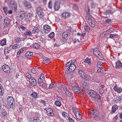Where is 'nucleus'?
Masks as SVG:
<instances>
[{"label": "nucleus", "instance_id": "obj_1", "mask_svg": "<svg viewBox=\"0 0 122 122\" xmlns=\"http://www.w3.org/2000/svg\"><path fill=\"white\" fill-rule=\"evenodd\" d=\"M7 104L8 105L10 106V107L13 109L15 108V102L13 98L12 97L9 96L7 99Z\"/></svg>", "mask_w": 122, "mask_h": 122}, {"label": "nucleus", "instance_id": "obj_2", "mask_svg": "<svg viewBox=\"0 0 122 122\" xmlns=\"http://www.w3.org/2000/svg\"><path fill=\"white\" fill-rule=\"evenodd\" d=\"M12 49L11 45L9 46H5L4 49V54L7 56H11L12 55V53H11Z\"/></svg>", "mask_w": 122, "mask_h": 122}, {"label": "nucleus", "instance_id": "obj_3", "mask_svg": "<svg viewBox=\"0 0 122 122\" xmlns=\"http://www.w3.org/2000/svg\"><path fill=\"white\" fill-rule=\"evenodd\" d=\"M88 114L90 115L93 118H95L99 115V112L98 111L92 109L89 110Z\"/></svg>", "mask_w": 122, "mask_h": 122}, {"label": "nucleus", "instance_id": "obj_4", "mask_svg": "<svg viewBox=\"0 0 122 122\" xmlns=\"http://www.w3.org/2000/svg\"><path fill=\"white\" fill-rule=\"evenodd\" d=\"M93 53L94 55L99 59L103 60V59L101 53L96 48L94 50Z\"/></svg>", "mask_w": 122, "mask_h": 122}, {"label": "nucleus", "instance_id": "obj_5", "mask_svg": "<svg viewBox=\"0 0 122 122\" xmlns=\"http://www.w3.org/2000/svg\"><path fill=\"white\" fill-rule=\"evenodd\" d=\"M72 89L74 92L76 93H80L82 91L81 87L77 86H73Z\"/></svg>", "mask_w": 122, "mask_h": 122}, {"label": "nucleus", "instance_id": "obj_6", "mask_svg": "<svg viewBox=\"0 0 122 122\" xmlns=\"http://www.w3.org/2000/svg\"><path fill=\"white\" fill-rule=\"evenodd\" d=\"M3 71L9 74L10 72V70L9 67L6 64L3 65L2 67Z\"/></svg>", "mask_w": 122, "mask_h": 122}, {"label": "nucleus", "instance_id": "obj_7", "mask_svg": "<svg viewBox=\"0 0 122 122\" xmlns=\"http://www.w3.org/2000/svg\"><path fill=\"white\" fill-rule=\"evenodd\" d=\"M47 115L49 116H54L53 110L51 108H48L46 110Z\"/></svg>", "mask_w": 122, "mask_h": 122}, {"label": "nucleus", "instance_id": "obj_8", "mask_svg": "<svg viewBox=\"0 0 122 122\" xmlns=\"http://www.w3.org/2000/svg\"><path fill=\"white\" fill-rule=\"evenodd\" d=\"M37 12L38 15L40 17H42L43 16L44 13L43 12L42 9L40 7H38L37 9Z\"/></svg>", "mask_w": 122, "mask_h": 122}, {"label": "nucleus", "instance_id": "obj_9", "mask_svg": "<svg viewBox=\"0 0 122 122\" xmlns=\"http://www.w3.org/2000/svg\"><path fill=\"white\" fill-rule=\"evenodd\" d=\"M40 118L38 117H32L29 119V122H39Z\"/></svg>", "mask_w": 122, "mask_h": 122}, {"label": "nucleus", "instance_id": "obj_10", "mask_svg": "<svg viewBox=\"0 0 122 122\" xmlns=\"http://www.w3.org/2000/svg\"><path fill=\"white\" fill-rule=\"evenodd\" d=\"M25 13L24 12H20L18 15L17 19L19 21L22 20L25 17Z\"/></svg>", "mask_w": 122, "mask_h": 122}, {"label": "nucleus", "instance_id": "obj_11", "mask_svg": "<svg viewBox=\"0 0 122 122\" xmlns=\"http://www.w3.org/2000/svg\"><path fill=\"white\" fill-rule=\"evenodd\" d=\"M24 6L27 9H30L32 7V6L31 4L26 1H25L23 3Z\"/></svg>", "mask_w": 122, "mask_h": 122}, {"label": "nucleus", "instance_id": "obj_12", "mask_svg": "<svg viewBox=\"0 0 122 122\" xmlns=\"http://www.w3.org/2000/svg\"><path fill=\"white\" fill-rule=\"evenodd\" d=\"M29 83L32 85L34 86H36L37 84V82L35 78L32 77L29 80Z\"/></svg>", "mask_w": 122, "mask_h": 122}, {"label": "nucleus", "instance_id": "obj_13", "mask_svg": "<svg viewBox=\"0 0 122 122\" xmlns=\"http://www.w3.org/2000/svg\"><path fill=\"white\" fill-rule=\"evenodd\" d=\"M92 66H93V67L91 69H90L87 70L88 73L89 74H94L95 72L96 69L95 67L92 65Z\"/></svg>", "mask_w": 122, "mask_h": 122}, {"label": "nucleus", "instance_id": "obj_14", "mask_svg": "<svg viewBox=\"0 0 122 122\" xmlns=\"http://www.w3.org/2000/svg\"><path fill=\"white\" fill-rule=\"evenodd\" d=\"M39 85L40 87L43 89H47L48 88L47 84L46 83L45 81L43 82L42 83L39 84Z\"/></svg>", "mask_w": 122, "mask_h": 122}, {"label": "nucleus", "instance_id": "obj_15", "mask_svg": "<svg viewBox=\"0 0 122 122\" xmlns=\"http://www.w3.org/2000/svg\"><path fill=\"white\" fill-rule=\"evenodd\" d=\"M88 94L92 97L95 98L96 96V92L92 90L89 91L88 92Z\"/></svg>", "mask_w": 122, "mask_h": 122}, {"label": "nucleus", "instance_id": "obj_16", "mask_svg": "<svg viewBox=\"0 0 122 122\" xmlns=\"http://www.w3.org/2000/svg\"><path fill=\"white\" fill-rule=\"evenodd\" d=\"M68 67L70 70L72 71H73L76 68V65L74 64H71Z\"/></svg>", "mask_w": 122, "mask_h": 122}, {"label": "nucleus", "instance_id": "obj_17", "mask_svg": "<svg viewBox=\"0 0 122 122\" xmlns=\"http://www.w3.org/2000/svg\"><path fill=\"white\" fill-rule=\"evenodd\" d=\"M4 22L5 24L7 27L9 26L10 22V20L8 18H6L4 19Z\"/></svg>", "mask_w": 122, "mask_h": 122}, {"label": "nucleus", "instance_id": "obj_18", "mask_svg": "<svg viewBox=\"0 0 122 122\" xmlns=\"http://www.w3.org/2000/svg\"><path fill=\"white\" fill-rule=\"evenodd\" d=\"M61 15L62 17H64L65 18H66L70 17V14L68 12H63L62 13Z\"/></svg>", "mask_w": 122, "mask_h": 122}, {"label": "nucleus", "instance_id": "obj_19", "mask_svg": "<svg viewBox=\"0 0 122 122\" xmlns=\"http://www.w3.org/2000/svg\"><path fill=\"white\" fill-rule=\"evenodd\" d=\"M92 16H91L89 13H87L86 16V20L87 22L92 20Z\"/></svg>", "mask_w": 122, "mask_h": 122}, {"label": "nucleus", "instance_id": "obj_20", "mask_svg": "<svg viewBox=\"0 0 122 122\" xmlns=\"http://www.w3.org/2000/svg\"><path fill=\"white\" fill-rule=\"evenodd\" d=\"M114 90L117 92L120 93L122 91V89L121 87H118L116 86H115L113 88Z\"/></svg>", "mask_w": 122, "mask_h": 122}, {"label": "nucleus", "instance_id": "obj_21", "mask_svg": "<svg viewBox=\"0 0 122 122\" xmlns=\"http://www.w3.org/2000/svg\"><path fill=\"white\" fill-rule=\"evenodd\" d=\"M12 49H16L19 48V47L21 45L20 44H16L13 45H10Z\"/></svg>", "mask_w": 122, "mask_h": 122}, {"label": "nucleus", "instance_id": "obj_22", "mask_svg": "<svg viewBox=\"0 0 122 122\" xmlns=\"http://www.w3.org/2000/svg\"><path fill=\"white\" fill-rule=\"evenodd\" d=\"M24 35L26 37H30L32 36L31 32L30 30H27L24 33Z\"/></svg>", "mask_w": 122, "mask_h": 122}, {"label": "nucleus", "instance_id": "obj_23", "mask_svg": "<svg viewBox=\"0 0 122 122\" xmlns=\"http://www.w3.org/2000/svg\"><path fill=\"white\" fill-rule=\"evenodd\" d=\"M82 78L86 80H89L90 79L91 77L89 75L85 73V74Z\"/></svg>", "mask_w": 122, "mask_h": 122}, {"label": "nucleus", "instance_id": "obj_24", "mask_svg": "<svg viewBox=\"0 0 122 122\" xmlns=\"http://www.w3.org/2000/svg\"><path fill=\"white\" fill-rule=\"evenodd\" d=\"M32 31L33 33L36 34L39 32V29L37 27H34Z\"/></svg>", "mask_w": 122, "mask_h": 122}, {"label": "nucleus", "instance_id": "obj_25", "mask_svg": "<svg viewBox=\"0 0 122 122\" xmlns=\"http://www.w3.org/2000/svg\"><path fill=\"white\" fill-rule=\"evenodd\" d=\"M54 8L56 10H58L60 8V4L57 2L55 3Z\"/></svg>", "mask_w": 122, "mask_h": 122}, {"label": "nucleus", "instance_id": "obj_26", "mask_svg": "<svg viewBox=\"0 0 122 122\" xmlns=\"http://www.w3.org/2000/svg\"><path fill=\"white\" fill-rule=\"evenodd\" d=\"M92 88L94 90L96 91L97 90L98 88V86L96 83L92 84L91 85Z\"/></svg>", "mask_w": 122, "mask_h": 122}, {"label": "nucleus", "instance_id": "obj_27", "mask_svg": "<svg viewBox=\"0 0 122 122\" xmlns=\"http://www.w3.org/2000/svg\"><path fill=\"white\" fill-rule=\"evenodd\" d=\"M6 39L5 38H4L0 41V44L1 46H4L6 45Z\"/></svg>", "mask_w": 122, "mask_h": 122}, {"label": "nucleus", "instance_id": "obj_28", "mask_svg": "<svg viewBox=\"0 0 122 122\" xmlns=\"http://www.w3.org/2000/svg\"><path fill=\"white\" fill-rule=\"evenodd\" d=\"M122 66V64L119 61H117L116 65V68H117L121 67Z\"/></svg>", "mask_w": 122, "mask_h": 122}, {"label": "nucleus", "instance_id": "obj_29", "mask_svg": "<svg viewBox=\"0 0 122 122\" xmlns=\"http://www.w3.org/2000/svg\"><path fill=\"white\" fill-rule=\"evenodd\" d=\"M78 75L80 76L81 77H82L85 74V73L84 71H83L81 70H79V71H78Z\"/></svg>", "mask_w": 122, "mask_h": 122}, {"label": "nucleus", "instance_id": "obj_30", "mask_svg": "<svg viewBox=\"0 0 122 122\" xmlns=\"http://www.w3.org/2000/svg\"><path fill=\"white\" fill-rule=\"evenodd\" d=\"M82 86L85 90H90V86L87 85H86V84H83L82 85Z\"/></svg>", "mask_w": 122, "mask_h": 122}, {"label": "nucleus", "instance_id": "obj_31", "mask_svg": "<svg viewBox=\"0 0 122 122\" xmlns=\"http://www.w3.org/2000/svg\"><path fill=\"white\" fill-rule=\"evenodd\" d=\"M118 108V106L116 105H113L112 108V111L113 112H114Z\"/></svg>", "mask_w": 122, "mask_h": 122}, {"label": "nucleus", "instance_id": "obj_32", "mask_svg": "<svg viewBox=\"0 0 122 122\" xmlns=\"http://www.w3.org/2000/svg\"><path fill=\"white\" fill-rule=\"evenodd\" d=\"M84 62L85 63H87L89 66H90L91 64V59H89L88 58H86L84 61Z\"/></svg>", "mask_w": 122, "mask_h": 122}, {"label": "nucleus", "instance_id": "obj_33", "mask_svg": "<svg viewBox=\"0 0 122 122\" xmlns=\"http://www.w3.org/2000/svg\"><path fill=\"white\" fill-rule=\"evenodd\" d=\"M43 28L45 30H46L48 32H49L50 31V27L47 25H44V26Z\"/></svg>", "mask_w": 122, "mask_h": 122}, {"label": "nucleus", "instance_id": "obj_34", "mask_svg": "<svg viewBox=\"0 0 122 122\" xmlns=\"http://www.w3.org/2000/svg\"><path fill=\"white\" fill-rule=\"evenodd\" d=\"M88 23V24L89 25H90L91 27H94L95 26V23L92 20L91 21H89L88 22H87Z\"/></svg>", "mask_w": 122, "mask_h": 122}, {"label": "nucleus", "instance_id": "obj_35", "mask_svg": "<svg viewBox=\"0 0 122 122\" xmlns=\"http://www.w3.org/2000/svg\"><path fill=\"white\" fill-rule=\"evenodd\" d=\"M22 38L19 37H16L15 39V42L17 43H20L21 42Z\"/></svg>", "mask_w": 122, "mask_h": 122}, {"label": "nucleus", "instance_id": "obj_36", "mask_svg": "<svg viewBox=\"0 0 122 122\" xmlns=\"http://www.w3.org/2000/svg\"><path fill=\"white\" fill-rule=\"evenodd\" d=\"M91 6L92 8L94 9L97 6V5L95 2H92L91 4Z\"/></svg>", "mask_w": 122, "mask_h": 122}, {"label": "nucleus", "instance_id": "obj_37", "mask_svg": "<svg viewBox=\"0 0 122 122\" xmlns=\"http://www.w3.org/2000/svg\"><path fill=\"white\" fill-rule=\"evenodd\" d=\"M40 46L39 44L38 43H35L33 44V47L36 49L39 48Z\"/></svg>", "mask_w": 122, "mask_h": 122}, {"label": "nucleus", "instance_id": "obj_38", "mask_svg": "<svg viewBox=\"0 0 122 122\" xmlns=\"http://www.w3.org/2000/svg\"><path fill=\"white\" fill-rule=\"evenodd\" d=\"M4 93V89L3 87L1 85V86H0V95H3V94Z\"/></svg>", "mask_w": 122, "mask_h": 122}, {"label": "nucleus", "instance_id": "obj_39", "mask_svg": "<svg viewBox=\"0 0 122 122\" xmlns=\"http://www.w3.org/2000/svg\"><path fill=\"white\" fill-rule=\"evenodd\" d=\"M31 95L32 97L35 98H37L38 97L37 94L36 92H34L32 93Z\"/></svg>", "mask_w": 122, "mask_h": 122}, {"label": "nucleus", "instance_id": "obj_40", "mask_svg": "<svg viewBox=\"0 0 122 122\" xmlns=\"http://www.w3.org/2000/svg\"><path fill=\"white\" fill-rule=\"evenodd\" d=\"M65 71V73L67 74H69L71 73H72V71L70 70V69H69V68H68L66 69Z\"/></svg>", "mask_w": 122, "mask_h": 122}, {"label": "nucleus", "instance_id": "obj_41", "mask_svg": "<svg viewBox=\"0 0 122 122\" xmlns=\"http://www.w3.org/2000/svg\"><path fill=\"white\" fill-rule=\"evenodd\" d=\"M117 36V35L116 34H111L109 35V37L111 38L114 39Z\"/></svg>", "mask_w": 122, "mask_h": 122}, {"label": "nucleus", "instance_id": "obj_42", "mask_svg": "<svg viewBox=\"0 0 122 122\" xmlns=\"http://www.w3.org/2000/svg\"><path fill=\"white\" fill-rule=\"evenodd\" d=\"M76 61V60L74 59H73L69 61L68 62L67 64H69V63L71 64H74Z\"/></svg>", "mask_w": 122, "mask_h": 122}, {"label": "nucleus", "instance_id": "obj_43", "mask_svg": "<svg viewBox=\"0 0 122 122\" xmlns=\"http://www.w3.org/2000/svg\"><path fill=\"white\" fill-rule=\"evenodd\" d=\"M106 14H113L114 11L111 10H108L106 11Z\"/></svg>", "mask_w": 122, "mask_h": 122}, {"label": "nucleus", "instance_id": "obj_44", "mask_svg": "<svg viewBox=\"0 0 122 122\" xmlns=\"http://www.w3.org/2000/svg\"><path fill=\"white\" fill-rule=\"evenodd\" d=\"M3 10L5 12V15H7L8 13V8L6 7H4L3 8Z\"/></svg>", "mask_w": 122, "mask_h": 122}, {"label": "nucleus", "instance_id": "obj_45", "mask_svg": "<svg viewBox=\"0 0 122 122\" xmlns=\"http://www.w3.org/2000/svg\"><path fill=\"white\" fill-rule=\"evenodd\" d=\"M99 93L101 96H103V94L104 92V90L103 88H100L99 90Z\"/></svg>", "mask_w": 122, "mask_h": 122}, {"label": "nucleus", "instance_id": "obj_46", "mask_svg": "<svg viewBox=\"0 0 122 122\" xmlns=\"http://www.w3.org/2000/svg\"><path fill=\"white\" fill-rule=\"evenodd\" d=\"M26 76L29 79V80L32 77L30 74L29 73H27L25 74Z\"/></svg>", "mask_w": 122, "mask_h": 122}, {"label": "nucleus", "instance_id": "obj_47", "mask_svg": "<svg viewBox=\"0 0 122 122\" xmlns=\"http://www.w3.org/2000/svg\"><path fill=\"white\" fill-rule=\"evenodd\" d=\"M44 79L42 78L41 79V77H40L38 80V84H40V83H42L44 81Z\"/></svg>", "mask_w": 122, "mask_h": 122}, {"label": "nucleus", "instance_id": "obj_48", "mask_svg": "<svg viewBox=\"0 0 122 122\" xmlns=\"http://www.w3.org/2000/svg\"><path fill=\"white\" fill-rule=\"evenodd\" d=\"M68 36V34L65 32H64L62 34V36L63 37L67 38Z\"/></svg>", "mask_w": 122, "mask_h": 122}, {"label": "nucleus", "instance_id": "obj_49", "mask_svg": "<svg viewBox=\"0 0 122 122\" xmlns=\"http://www.w3.org/2000/svg\"><path fill=\"white\" fill-rule=\"evenodd\" d=\"M73 111L74 113L75 114V115L76 114L77 112H78V110L75 108H73Z\"/></svg>", "mask_w": 122, "mask_h": 122}, {"label": "nucleus", "instance_id": "obj_50", "mask_svg": "<svg viewBox=\"0 0 122 122\" xmlns=\"http://www.w3.org/2000/svg\"><path fill=\"white\" fill-rule=\"evenodd\" d=\"M26 56H30L32 55L33 53L32 52H27L26 53Z\"/></svg>", "mask_w": 122, "mask_h": 122}, {"label": "nucleus", "instance_id": "obj_51", "mask_svg": "<svg viewBox=\"0 0 122 122\" xmlns=\"http://www.w3.org/2000/svg\"><path fill=\"white\" fill-rule=\"evenodd\" d=\"M75 115L77 119L78 120H81L82 118V116L81 115H77L76 114Z\"/></svg>", "mask_w": 122, "mask_h": 122}, {"label": "nucleus", "instance_id": "obj_52", "mask_svg": "<svg viewBox=\"0 0 122 122\" xmlns=\"http://www.w3.org/2000/svg\"><path fill=\"white\" fill-rule=\"evenodd\" d=\"M54 33L53 32H52L48 35L50 39H52L54 36Z\"/></svg>", "mask_w": 122, "mask_h": 122}, {"label": "nucleus", "instance_id": "obj_53", "mask_svg": "<svg viewBox=\"0 0 122 122\" xmlns=\"http://www.w3.org/2000/svg\"><path fill=\"white\" fill-rule=\"evenodd\" d=\"M37 71V69L36 68H34L32 69L31 71V72L33 73H36Z\"/></svg>", "mask_w": 122, "mask_h": 122}, {"label": "nucleus", "instance_id": "obj_54", "mask_svg": "<svg viewBox=\"0 0 122 122\" xmlns=\"http://www.w3.org/2000/svg\"><path fill=\"white\" fill-rule=\"evenodd\" d=\"M55 104L58 107H60L61 105V102L59 101H56L55 102Z\"/></svg>", "mask_w": 122, "mask_h": 122}, {"label": "nucleus", "instance_id": "obj_55", "mask_svg": "<svg viewBox=\"0 0 122 122\" xmlns=\"http://www.w3.org/2000/svg\"><path fill=\"white\" fill-rule=\"evenodd\" d=\"M94 98H95L97 100L100 99L101 98V97L99 94H97L96 96Z\"/></svg>", "mask_w": 122, "mask_h": 122}, {"label": "nucleus", "instance_id": "obj_56", "mask_svg": "<svg viewBox=\"0 0 122 122\" xmlns=\"http://www.w3.org/2000/svg\"><path fill=\"white\" fill-rule=\"evenodd\" d=\"M52 6V3L51 1H50L48 4V7L50 9H51Z\"/></svg>", "mask_w": 122, "mask_h": 122}, {"label": "nucleus", "instance_id": "obj_57", "mask_svg": "<svg viewBox=\"0 0 122 122\" xmlns=\"http://www.w3.org/2000/svg\"><path fill=\"white\" fill-rule=\"evenodd\" d=\"M65 93L66 96L68 97H70L71 96V94L70 91L65 92Z\"/></svg>", "mask_w": 122, "mask_h": 122}, {"label": "nucleus", "instance_id": "obj_58", "mask_svg": "<svg viewBox=\"0 0 122 122\" xmlns=\"http://www.w3.org/2000/svg\"><path fill=\"white\" fill-rule=\"evenodd\" d=\"M116 101H119L122 99V96L117 97L116 98Z\"/></svg>", "mask_w": 122, "mask_h": 122}, {"label": "nucleus", "instance_id": "obj_59", "mask_svg": "<svg viewBox=\"0 0 122 122\" xmlns=\"http://www.w3.org/2000/svg\"><path fill=\"white\" fill-rule=\"evenodd\" d=\"M55 86V85L54 84H51L50 85L48 89L49 90H50L52 88H53Z\"/></svg>", "mask_w": 122, "mask_h": 122}, {"label": "nucleus", "instance_id": "obj_60", "mask_svg": "<svg viewBox=\"0 0 122 122\" xmlns=\"http://www.w3.org/2000/svg\"><path fill=\"white\" fill-rule=\"evenodd\" d=\"M67 115V113L65 112H63L62 113V116L64 117H66Z\"/></svg>", "mask_w": 122, "mask_h": 122}, {"label": "nucleus", "instance_id": "obj_61", "mask_svg": "<svg viewBox=\"0 0 122 122\" xmlns=\"http://www.w3.org/2000/svg\"><path fill=\"white\" fill-rule=\"evenodd\" d=\"M106 22L107 23H109L112 22V21L110 19H107L105 20Z\"/></svg>", "mask_w": 122, "mask_h": 122}, {"label": "nucleus", "instance_id": "obj_62", "mask_svg": "<svg viewBox=\"0 0 122 122\" xmlns=\"http://www.w3.org/2000/svg\"><path fill=\"white\" fill-rule=\"evenodd\" d=\"M63 88V89L65 91V92L70 91L65 86H64Z\"/></svg>", "mask_w": 122, "mask_h": 122}, {"label": "nucleus", "instance_id": "obj_63", "mask_svg": "<svg viewBox=\"0 0 122 122\" xmlns=\"http://www.w3.org/2000/svg\"><path fill=\"white\" fill-rule=\"evenodd\" d=\"M97 72L98 73L102 72L103 71V68H102V69H97Z\"/></svg>", "mask_w": 122, "mask_h": 122}, {"label": "nucleus", "instance_id": "obj_64", "mask_svg": "<svg viewBox=\"0 0 122 122\" xmlns=\"http://www.w3.org/2000/svg\"><path fill=\"white\" fill-rule=\"evenodd\" d=\"M17 4L16 2L12 4V6L15 9L16 8Z\"/></svg>", "mask_w": 122, "mask_h": 122}]
</instances>
